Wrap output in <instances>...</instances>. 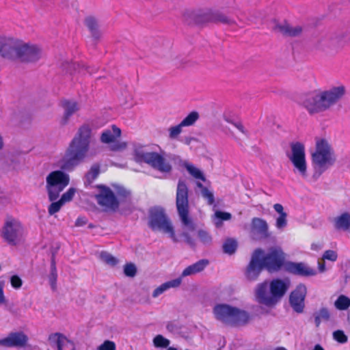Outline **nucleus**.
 <instances>
[{
	"label": "nucleus",
	"instance_id": "obj_1",
	"mask_svg": "<svg viewBox=\"0 0 350 350\" xmlns=\"http://www.w3.org/2000/svg\"><path fill=\"white\" fill-rule=\"evenodd\" d=\"M91 136L92 129L88 125L84 124L79 128L59 161L61 170L71 171L85 159L90 149Z\"/></svg>",
	"mask_w": 350,
	"mask_h": 350
},
{
	"label": "nucleus",
	"instance_id": "obj_2",
	"mask_svg": "<svg viewBox=\"0 0 350 350\" xmlns=\"http://www.w3.org/2000/svg\"><path fill=\"white\" fill-rule=\"evenodd\" d=\"M345 93L346 89L342 85L326 90H316L304 95L301 105L310 116L318 114L329 110L342 98Z\"/></svg>",
	"mask_w": 350,
	"mask_h": 350
},
{
	"label": "nucleus",
	"instance_id": "obj_3",
	"mask_svg": "<svg viewBox=\"0 0 350 350\" xmlns=\"http://www.w3.org/2000/svg\"><path fill=\"white\" fill-rule=\"evenodd\" d=\"M114 191L105 185H97L98 193L95 199L98 204L105 211H116L120 206V202L130 198L131 192L123 186L113 185Z\"/></svg>",
	"mask_w": 350,
	"mask_h": 350
},
{
	"label": "nucleus",
	"instance_id": "obj_4",
	"mask_svg": "<svg viewBox=\"0 0 350 350\" xmlns=\"http://www.w3.org/2000/svg\"><path fill=\"white\" fill-rule=\"evenodd\" d=\"M288 286V282H284L280 279H275L269 284V293L268 291V282L265 281L257 286L256 290V299L260 304L265 306L275 305L286 293Z\"/></svg>",
	"mask_w": 350,
	"mask_h": 350
},
{
	"label": "nucleus",
	"instance_id": "obj_5",
	"mask_svg": "<svg viewBox=\"0 0 350 350\" xmlns=\"http://www.w3.org/2000/svg\"><path fill=\"white\" fill-rule=\"evenodd\" d=\"M336 161L334 151L325 139H319L316 142L315 151L312 153V162L315 171L313 178H319L322 173Z\"/></svg>",
	"mask_w": 350,
	"mask_h": 350
},
{
	"label": "nucleus",
	"instance_id": "obj_6",
	"mask_svg": "<svg viewBox=\"0 0 350 350\" xmlns=\"http://www.w3.org/2000/svg\"><path fill=\"white\" fill-rule=\"evenodd\" d=\"M213 313L216 319L228 326L243 325L250 319L246 312L228 304L216 305L213 308Z\"/></svg>",
	"mask_w": 350,
	"mask_h": 350
},
{
	"label": "nucleus",
	"instance_id": "obj_7",
	"mask_svg": "<svg viewBox=\"0 0 350 350\" xmlns=\"http://www.w3.org/2000/svg\"><path fill=\"white\" fill-rule=\"evenodd\" d=\"M176 207L182 224L192 229L194 226L189 217V187L185 180L179 179L176 192Z\"/></svg>",
	"mask_w": 350,
	"mask_h": 350
},
{
	"label": "nucleus",
	"instance_id": "obj_8",
	"mask_svg": "<svg viewBox=\"0 0 350 350\" xmlns=\"http://www.w3.org/2000/svg\"><path fill=\"white\" fill-rule=\"evenodd\" d=\"M134 159L137 163H145L153 169L164 174L172 172L171 164L160 154L155 152H146L143 146H137L134 149Z\"/></svg>",
	"mask_w": 350,
	"mask_h": 350
},
{
	"label": "nucleus",
	"instance_id": "obj_9",
	"mask_svg": "<svg viewBox=\"0 0 350 350\" xmlns=\"http://www.w3.org/2000/svg\"><path fill=\"white\" fill-rule=\"evenodd\" d=\"M69 183L68 174L62 170H55L49 173L46 178V189L49 201L56 200Z\"/></svg>",
	"mask_w": 350,
	"mask_h": 350
},
{
	"label": "nucleus",
	"instance_id": "obj_10",
	"mask_svg": "<svg viewBox=\"0 0 350 350\" xmlns=\"http://www.w3.org/2000/svg\"><path fill=\"white\" fill-rule=\"evenodd\" d=\"M286 255L278 246L271 247L262 255L260 260L265 269L269 273H275L281 270L286 265Z\"/></svg>",
	"mask_w": 350,
	"mask_h": 350
},
{
	"label": "nucleus",
	"instance_id": "obj_11",
	"mask_svg": "<svg viewBox=\"0 0 350 350\" xmlns=\"http://www.w3.org/2000/svg\"><path fill=\"white\" fill-rule=\"evenodd\" d=\"M148 225L152 230H162L176 241L174 228L163 208L154 207L150 210Z\"/></svg>",
	"mask_w": 350,
	"mask_h": 350
},
{
	"label": "nucleus",
	"instance_id": "obj_12",
	"mask_svg": "<svg viewBox=\"0 0 350 350\" xmlns=\"http://www.w3.org/2000/svg\"><path fill=\"white\" fill-rule=\"evenodd\" d=\"M23 232L21 224L12 217L8 216L2 228L1 237L11 245H16Z\"/></svg>",
	"mask_w": 350,
	"mask_h": 350
},
{
	"label": "nucleus",
	"instance_id": "obj_13",
	"mask_svg": "<svg viewBox=\"0 0 350 350\" xmlns=\"http://www.w3.org/2000/svg\"><path fill=\"white\" fill-rule=\"evenodd\" d=\"M292 151L289 159L294 167L298 170L302 176H306L307 172V165L306 160L305 147L301 142H293L291 144Z\"/></svg>",
	"mask_w": 350,
	"mask_h": 350
},
{
	"label": "nucleus",
	"instance_id": "obj_14",
	"mask_svg": "<svg viewBox=\"0 0 350 350\" xmlns=\"http://www.w3.org/2000/svg\"><path fill=\"white\" fill-rule=\"evenodd\" d=\"M41 54V49L37 45L22 43L20 41L15 59L21 62L31 63L38 61Z\"/></svg>",
	"mask_w": 350,
	"mask_h": 350
},
{
	"label": "nucleus",
	"instance_id": "obj_15",
	"mask_svg": "<svg viewBox=\"0 0 350 350\" xmlns=\"http://www.w3.org/2000/svg\"><path fill=\"white\" fill-rule=\"evenodd\" d=\"M121 136V130L116 125H112L110 129H105L100 135V141L104 144H111L110 149L112 151H121L126 148V143L124 142H116V139Z\"/></svg>",
	"mask_w": 350,
	"mask_h": 350
},
{
	"label": "nucleus",
	"instance_id": "obj_16",
	"mask_svg": "<svg viewBox=\"0 0 350 350\" xmlns=\"http://www.w3.org/2000/svg\"><path fill=\"white\" fill-rule=\"evenodd\" d=\"M213 10L210 8L187 10L184 13L183 17L189 24L204 25L213 23Z\"/></svg>",
	"mask_w": 350,
	"mask_h": 350
},
{
	"label": "nucleus",
	"instance_id": "obj_17",
	"mask_svg": "<svg viewBox=\"0 0 350 350\" xmlns=\"http://www.w3.org/2000/svg\"><path fill=\"white\" fill-rule=\"evenodd\" d=\"M263 254V250L261 248L256 249L252 255L251 260L245 270V277L250 281L256 280L260 273L265 269L264 265L260 260Z\"/></svg>",
	"mask_w": 350,
	"mask_h": 350
},
{
	"label": "nucleus",
	"instance_id": "obj_18",
	"mask_svg": "<svg viewBox=\"0 0 350 350\" xmlns=\"http://www.w3.org/2000/svg\"><path fill=\"white\" fill-rule=\"evenodd\" d=\"M307 288L304 284H300L290 295L289 302L293 309L297 313H301L305 307V298Z\"/></svg>",
	"mask_w": 350,
	"mask_h": 350
},
{
	"label": "nucleus",
	"instance_id": "obj_19",
	"mask_svg": "<svg viewBox=\"0 0 350 350\" xmlns=\"http://www.w3.org/2000/svg\"><path fill=\"white\" fill-rule=\"evenodd\" d=\"M20 41L12 38L0 37V55L4 58L15 59Z\"/></svg>",
	"mask_w": 350,
	"mask_h": 350
},
{
	"label": "nucleus",
	"instance_id": "obj_20",
	"mask_svg": "<svg viewBox=\"0 0 350 350\" xmlns=\"http://www.w3.org/2000/svg\"><path fill=\"white\" fill-rule=\"evenodd\" d=\"M251 232L255 239H267L271 237L267 221L259 217H254L252 219Z\"/></svg>",
	"mask_w": 350,
	"mask_h": 350
},
{
	"label": "nucleus",
	"instance_id": "obj_21",
	"mask_svg": "<svg viewBox=\"0 0 350 350\" xmlns=\"http://www.w3.org/2000/svg\"><path fill=\"white\" fill-rule=\"evenodd\" d=\"M28 341V337L23 332H11L3 339H0V346L6 347H23Z\"/></svg>",
	"mask_w": 350,
	"mask_h": 350
},
{
	"label": "nucleus",
	"instance_id": "obj_22",
	"mask_svg": "<svg viewBox=\"0 0 350 350\" xmlns=\"http://www.w3.org/2000/svg\"><path fill=\"white\" fill-rule=\"evenodd\" d=\"M273 30L280 32L285 36L295 37L301 35L302 27L301 26L292 27L286 22L284 23H277L273 27Z\"/></svg>",
	"mask_w": 350,
	"mask_h": 350
},
{
	"label": "nucleus",
	"instance_id": "obj_23",
	"mask_svg": "<svg viewBox=\"0 0 350 350\" xmlns=\"http://www.w3.org/2000/svg\"><path fill=\"white\" fill-rule=\"evenodd\" d=\"M286 269L288 272L301 276H310L315 274V271L307 267L302 262H288Z\"/></svg>",
	"mask_w": 350,
	"mask_h": 350
},
{
	"label": "nucleus",
	"instance_id": "obj_24",
	"mask_svg": "<svg viewBox=\"0 0 350 350\" xmlns=\"http://www.w3.org/2000/svg\"><path fill=\"white\" fill-rule=\"evenodd\" d=\"M62 106L64 109V113L60 120V124L62 126L66 125L70 118L77 111H79V107L76 101L65 100L62 102Z\"/></svg>",
	"mask_w": 350,
	"mask_h": 350
},
{
	"label": "nucleus",
	"instance_id": "obj_25",
	"mask_svg": "<svg viewBox=\"0 0 350 350\" xmlns=\"http://www.w3.org/2000/svg\"><path fill=\"white\" fill-rule=\"evenodd\" d=\"M65 342H70L72 346V350H75L74 344L62 334L56 333L49 337V348L47 350H63V346Z\"/></svg>",
	"mask_w": 350,
	"mask_h": 350
},
{
	"label": "nucleus",
	"instance_id": "obj_26",
	"mask_svg": "<svg viewBox=\"0 0 350 350\" xmlns=\"http://www.w3.org/2000/svg\"><path fill=\"white\" fill-rule=\"evenodd\" d=\"M209 262L206 259H202L198 262L187 267L182 272L180 278L194 275L202 271L208 265Z\"/></svg>",
	"mask_w": 350,
	"mask_h": 350
},
{
	"label": "nucleus",
	"instance_id": "obj_27",
	"mask_svg": "<svg viewBox=\"0 0 350 350\" xmlns=\"http://www.w3.org/2000/svg\"><path fill=\"white\" fill-rule=\"evenodd\" d=\"M274 210L279 213V217L275 221V227L278 229H283L287 226V213L284 211V207L281 204H275Z\"/></svg>",
	"mask_w": 350,
	"mask_h": 350
},
{
	"label": "nucleus",
	"instance_id": "obj_28",
	"mask_svg": "<svg viewBox=\"0 0 350 350\" xmlns=\"http://www.w3.org/2000/svg\"><path fill=\"white\" fill-rule=\"evenodd\" d=\"M180 284H181V278H178L174 280L165 282L154 289V291L152 293V297H157L159 295H161L163 292H165L166 290L169 289L170 288L178 287L180 285Z\"/></svg>",
	"mask_w": 350,
	"mask_h": 350
},
{
	"label": "nucleus",
	"instance_id": "obj_29",
	"mask_svg": "<svg viewBox=\"0 0 350 350\" xmlns=\"http://www.w3.org/2000/svg\"><path fill=\"white\" fill-rule=\"evenodd\" d=\"M334 226L337 230H349L350 228V213L345 212L336 217Z\"/></svg>",
	"mask_w": 350,
	"mask_h": 350
},
{
	"label": "nucleus",
	"instance_id": "obj_30",
	"mask_svg": "<svg viewBox=\"0 0 350 350\" xmlns=\"http://www.w3.org/2000/svg\"><path fill=\"white\" fill-rule=\"evenodd\" d=\"M213 23H222L229 26H234L237 25L236 21L233 18H231L224 13L216 10H213Z\"/></svg>",
	"mask_w": 350,
	"mask_h": 350
},
{
	"label": "nucleus",
	"instance_id": "obj_31",
	"mask_svg": "<svg viewBox=\"0 0 350 350\" xmlns=\"http://www.w3.org/2000/svg\"><path fill=\"white\" fill-rule=\"evenodd\" d=\"M314 323L317 327H319L323 321H327L330 319V312L328 308H321L319 311L314 314Z\"/></svg>",
	"mask_w": 350,
	"mask_h": 350
},
{
	"label": "nucleus",
	"instance_id": "obj_32",
	"mask_svg": "<svg viewBox=\"0 0 350 350\" xmlns=\"http://www.w3.org/2000/svg\"><path fill=\"white\" fill-rule=\"evenodd\" d=\"M183 166L186 168L188 172L196 179H199L202 181H205L206 178L202 172L198 168L196 167L191 163L188 162H185Z\"/></svg>",
	"mask_w": 350,
	"mask_h": 350
},
{
	"label": "nucleus",
	"instance_id": "obj_33",
	"mask_svg": "<svg viewBox=\"0 0 350 350\" xmlns=\"http://www.w3.org/2000/svg\"><path fill=\"white\" fill-rule=\"evenodd\" d=\"M85 24L90 31L93 37L98 38H99V32L98 30V23L95 18L92 16H88L85 19Z\"/></svg>",
	"mask_w": 350,
	"mask_h": 350
},
{
	"label": "nucleus",
	"instance_id": "obj_34",
	"mask_svg": "<svg viewBox=\"0 0 350 350\" xmlns=\"http://www.w3.org/2000/svg\"><path fill=\"white\" fill-rule=\"evenodd\" d=\"M100 173V166L98 164L93 165L85 174V184L90 185L98 177Z\"/></svg>",
	"mask_w": 350,
	"mask_h": 350
},
{
	"label": "nucleus",
	"instance_id": "obj_35",
	"mask_svg": "<svg viewBox=\"0 0 350 350\" xmlns=\"http://www.w3.org/2000/svg\"><path fill=\"white\" fill-rule=\"evenodd\" d=\"M222 247L224 253L231 255L237 249V242L234 239L228 238L224 241Z\"/></svg>",
	"mask_w": 350,
	"mask_h": 350
},
{
	"label": "nucleus",
	"instance_id": "obj_36",
	"mask_svg": "<svg viewBox=\"0 0 350 350\" xmlns=\"http://www.w3.org/2000/svg\"><path fill=\"white\" fill-rule=\"evenodd\" d=\"M335 307L340 310H345L350 306V299L344 295L338 296L334 302Z\"/></svg>",
	"mask_w": 350,
	"mask_h": 350
},
{
	"label": "nucleus",
	"instance_id": "obj_37",
	"mask_svg": "<svg viewBox=\"0 0 350 350\" xmlns=\"http://www.w3.org/2000/svg\"><path fill=\"white\" fill-rule=\"evenodd\" d=\"M198 113L197 111H192L180 122L181 126H191L198 120Z\"/></svg>",
	"mask_w": 350,
	"mask_h": 350
},
{
	"label": "nucleus",
	"instance_id": "obj_38",
	"mask_svg": "<svg viewBox=\"0 0 350 350\" xmlns=\"http://www.w3.org/2000/svg\"><path fill=\"white\" fill-rule=\"evenodd\" d=\"M57 279V269H56V265L55 261V258L53 256L51 259V273L49 275V282L51 283V285L52 287H55Z\"/></svg>",
	"mask_w": 350,
	"mask_h": 350
},
{
	"label": "nucleus",
	"instance_id": "obj_39",
	"mask_svg": "<svg viewBox=\"0 0 350 350\" xmlns=\"http://www.w3.org/2000/svg\"><path fill=\"white\" fill-rule=\"evenodd\" d=\"M198 237L200 242L204 245H209L212 242V237L207 231L204 230H199L198 232Z\"/></svg>",
	"mask_w": 350,
	"mask_h": 350
},
{
	"label": "nucleus",
	"instance_id": "obj_40",
	"mask_svg": "<svg viewBox=\"0 0 350 350\" xmlns=\"http://www.w3.org/2000/svg\"><path fill=\"white\" fill-rule=\"evenodd\" d=\"M100 258L106 264L112 267L116 266L118 262V260L116 257L107 252H102Z\"/></svg>",
	"mask_w": 350,
	"mask_h": 350
},
{
	"label": "nucleus",
	"instance_id": "obj_41",
	"mask_svg": "<svg viewBox=\"0 0 350 350\" xmlns=\"http://www.w3.org/2000/svg\"><path fill=\"white\" fill-rule=\"evenodd\" d=\"M153 343L156 347L165 348L169 346L170 340L159 334L154 338Z\"/></svg>",
	"mask_w": 350,
	"mask_h": 350
},
{
	"label": "nucleus",
	"instance_id": "obj_42",
	"mask_svg": "<svg viewBox=\"0 0 350 350\" xmlns=\"http://www.w3.org/2000/svg\"><path fill=\"white\" fill-rule=\"evenodd\" d=\"M51 202L52 203L48 207V213L50 215H53L60 211L64 203H63L61 200Z\"/></svg>",
	"mask_w": 350,
	"mask_h": 350
},
{
	"label": "nucleus",
	"instance_id": "obj_43",
	"mask_svg": "<svg viewBox=\"0 0 350 350\" xmlns=\"http://www.w3.org/2000/svg\"><path fill=\"white\" fill-rule=\"evenodd\" d=\"M183 127V126H181L180 123L178 125L171 126L168 130L169 137L172 139L177 138L178 136L181 133Z\"/></svg>",
	"mask_w": 350,
	"mask_h": 350
},
{
	"label": "nucleus",
	"instance_id": "obj_44",
	"mask_svg": "<svg viewBox=\"0 0 350 350\" xmlns=\"http://www.w3.org/2000/svg\"><path fill=\"white\" fill-rule=\"evenodd\" d=\"M124 273L128 277L133 278L137 273V268L133 263H127L124 267Z\"/></svg>",
	"mask_w": 350,
	"mask_h": 350
},
{
	"label": "nucleus",
	"instance_id": "obj_45",
	"mask_svg": "<svg viewBox=\"0 0 350 350\" xmlns=\"http://www.w3.org/2000/svg\"><path fill=\"white\" fill-rule=\"evenodd\" d=\"M333 338L335 340L340 343H345L348 340L347 336L342 330H336L334 332Z\"/></svg>",
	"mask_w": 350,
	"mask_h": 350
},
{
	"label": "nucleus",
	"instance_id": "obj_46",
	"mask_svg": "<svg viewBox=\"0 0 350 350\" xmlns=\"http://www.w3.org/2000/svg\"><path fill=\"white\" fill-rule=\"evenodd\" d=\"M75 193V189L74 188H70L62 195L59 200L64 204L72 200Z\"/></svg>",
	"mask_w": 350,
	"mask_h": 350
},
{
	"label": "nucleus",
	"instance_id": "obj_47",
	"mask_svg": "<svg viewBox=\"0 0 350 350\" xmlns=\"http://www.w3.org/2000/svg\"><path fill=\"white\" fill-rule=\"evenodd\" d=\"M337 258V253L335 251L331 250H326L323 255V260H328L332 262H335Z\"/></svg>",
	"mask_w": 350,
	"mask_h": 350
},
{
	"label": "nucleus",
	"instance_id": "obj_48",
	"mask_svg": "<svg viewBox=\"0 0 350 350\" xmlns=\"http://www.w3.org/2000/svg\"><path fill=\"white\" fill-rule=\"evenodd\" d=\"M116 346L114 342L111 340H105L101 344L98 350H116Z\"/></svg>",
	"mask_w": 350,
	"mask_h": 350
},
{
	"label": "nucleus",
	"instance_id": "obj_49",
	"mask_svg": "<svg viewBox=\"0 0 350 350\" xmlns=\"http://www.w3.org/2000/svg\"><path fill=\"white\" fill-rule=\"evenodd\" d=\"M10 283L14 288L18 289L23 285V281L17 275H14L10 278Z\"/></svg>",
	"mask_w": 350,
	"mask_h": 350
},
{
	"label": "nucleus",
	"instance_id": "obj_50",
	"mask_svg": "<svg viewBox=\"0 0 350 350\" xmlns=\"http://www.w3.org/2000/svg\"><path fill=\"white\" fill-rule=\"evenodd\" d=\"M202 196L207 199L208 204H212L214 202V196L211 191H210L208 188L202 187Z\"/></svg>",
	"mask_w": 350,
	"mask_h": 350
},
{
	"label": "nucleus",
	"instance_id": "obj_51",
	"mask_svg": "<svg viewBox=\"0 0 350 350\" xmlns=\"http://www.w3.org/2000/svg\"><path fill=\"white\" fill-rule=\"evenodd\" d=\"M215 215L218 219H220L221 220H223V221L229 220L231 219V217H232V215L230 213L222 212V211H218L215 213Z\"/></svg>",
	"mask_w": 350,
	"mask_h": 350
},
{
	"label": "nucleus",
	"instance_id": "obj_52",
	"mask_svg": "<svg viewBox=\"0 0 350 350\" xmlns=\"http://www.w3.org/2000/svg\"><path fill=\"white\" fill-rule=\"evenodd\" d=\"M183 237L185 239V242L192 247H195L196 242L195 240L187 232L183 233Z\"/></svg>",
	"mask_w": 350,
	"mask_h": 350
},
{
	"label": "nucleus",
	"instance_id": "obj_53",
	"mask_svg": "<svg viewBox=\"0 0 350 350\" xmlns=\"http://www.w3.org/2000/svg\"><path fill=\"white\" fill-rule=\"evenodd\" d=\"M4 283L0 281V305L5 302V297L3 291Z\"/></svg>",
	"mask_w": 350,
	"mask_h": 350
},
{
	"label": "nucleus",
	"instance_id": "obj_54",
	"mask_svg": "<svg viewBox=\"0 0 350 350\" xmlns=\"http://www.w3.org/2000/svg\"><path fill=\"white\" fill-rule=\"evenodd\" d=\"M88 222L87 219L85 217H79L75 221L76 226H83L85 225Z\"/></svg>",
	"mask_w": 350,
	"mask_h": 350
},
{
	"label": "nucleus",
	"instance_id": "obj_55",
	"mask_svg": "<svg viewBox=\"0 0 350 350\" xmlns=\"http://www.w3.org/2000/svg\"><path fill=\"white\" fill-rule=\"evenodd\" d=\"M233 125L242 133L246 135L247 132L245 130L243 125L241 122H234Z\"/></svg>",
	"mask_w": 350,
	"mask_h": 350
},
{
	"label": "nucleus",
	"instance_id": "obj_56",
	"mask_svg": "<svg viewBox=\"0 0 350 350\" xmlns=\"http://www.w3.org/2000/svg\"><path fill=\"white\" fill-rule=\"evenodd\" d=\"M319 270L322 272L325 270V262L319 263Z\"/></svg>",
	"mask_w": 350,
	"mask_h": 350
},
{
	"label": "nucleus",
	"instance_id": "obj_57",
	"mask_svg": "<svg viewBox=\"0 0 350 350\" xmlns=\"http://www.w3.org/2000/svg\"><path fill=\"white\" fill-rule=\"evenodd\" d=\"M313 350H324V349L320 345H316Z\"/></svg>",
	"mask_w": 350,
	"mask_h": 350
},
{
	"label": "nucleus",
	"instance_id": "obj_58",
	"mask_svg": "<svg viewBox=\"0 0 350 350\" xmlns=\"http://www.w3.org/2000/svg\"><path fill=\"white\" fill-rule=\"evenodd\" d=\"M3 147V140L1 137L0 136V149Z\"/></svg>",
	"mask_w": 350,
	"mask_h": 350
},
{
	"label": "nucleus",
	"instance_id": "obj_59",
	"mask_svg": "<svg viewBox=\"0 0 350 350\" xmlns=\"http://www.w3.org/2000/svg\"><path fill=\"white\" fill-rule=\"evenodd\" d=\"M197 186L202 189L203 185L200 183H197Z\"/></svg>",
	"mask_w": 350,
	"mask_h": 350
},
{
	"label": "nucleus",
	"instance_id": "obj_60",
	"mask_svg": "<svg viewBox=\"0 0 350 350\" xmlns=\"http://www.w3.org/2000/svg\"><path fill=\"white\" fill-rule=\"evenodd\" d=\"M275 350H286L284 347H278Z\"/></svg>",
	"mask_w": 350,
	"mask_h": 350
},
{
	"label": "nucleus",
	"instance_id": "obj_61",
	"mask_svg": "<svg viewBox=\"0 0 350 350\" xmlns=\"http://www.w3.org/2000/svg\"><path fill=\"white\" fill-rule=\"evenodd\" d=\"M167 350H177V349L174 348V347H170L167 349Z\"/></svg>",
	"mask_w": 350,
	"mask_h": 350
},
{
	"label": "nucleus",
	"instance_id": "obj_62",
	"mask_svg": "<svg viewBox=\"0 0 350 350\" xmlns=\"http://www.w3.org/2000/svg\"><path fill=\"white\" fill-rule=\"evenodd\" d=\"M1 270V265H0V271Z\"/></svg>",
	"mask_w": 350,
	"mask_h": 350
}]
</instances>
